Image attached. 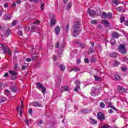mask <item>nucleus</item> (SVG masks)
Returning <instances> with one entry per match:
<instances>
[{
  "label": "nucleus",
  "mask_w": 128,
  "mask_h": 128,
  "mask_svg": "<svg viewBox=\"0 0 128 128\" xmlns=\"http://www.w3.org/2000/svg\"><path fill=\"white\" fill-rule=\"evenodd\" d=\"M14 68H15V70H16V68H18V64H15L14 65Z\"/></svg>",
  "instance_id": "nucleus-64"
},
{
  "label": "nucleus",
  "mask_w": 128,
  "mask_h": 128,
  "mask_svg": "<svg viewBox=\"0 0 128 128\" xmlns=\"http://www.w3.org/2000/svg\"><path fill=\"white\" fill-rule=\"evenodd\" d=\"M108 108H110L114 110H116V109L115 108L114 106L112 105V102H108Z\"/></svg>",
  "instance_id": "nucleus-13"
},
{
  "label": "nucleus",
  "mask_w": 128,
  "mask_h": 128,
  "mask_svg": "<svg viewBox=\"0 0 128 128\" xmlns=\"http://www.w3.org/2000/svg\"><path fill=\"white\" fill-rule=\"evenodd\" d=\"M40 22L38 21V20H36V22H34V24H40Z\"/></svg>",
  "instance_id": "nucleus-48"
},
{
  "label": "nucleus",
  "mask_w": 128,
  "mask_h": 128,
  "mask_svg": "<svg viewBox=\"0 0 128 128\" xmlns=\"http://www.w3.org/2000/svg\"><path fill=\"white\" fill-rule=\"evenodd\" d=\"M108 112L109 114H112V112H114V111L112 110H109Z\"/></svg>",
  "instance_id": "nucleus-61"
},
{
  "label": "nucleus",
  "mask_w": 128,
  "mask_h": 128,
  "mask_svg": "<svg viewBox=\"0 0 128 128\" xmlns=\"http://www.w3.org/2000/svg\"><path fill=\"white\" fill-rule=\"evenodd\" d=\"M112 12H110L107 14V18L110 20L112 18Z\"/></svg>",
  "instance_id": "nucleus-23"
},
{
  "label": "nucleus",
  "mask_w": 128,
  "mask_h": 128,
  "mask_svg": "<svg viewBox=\"0 0 128 128\" xmlns=\"http://www.w3.org/2000/svg\"><path fill=\"white\" fill-rule=\"evenodd\" d=\"M128 58L127 57H124V62H128Z\"/></svg>",
  "instance_id": "nucleus-57"
},
{
  "label": "nucleus",
  "mask_w": 128,
  "mask_h": 128,
  "mask_svg": "<svg viewBox=\"0 0 128 128\" xmlns=\"http://www.w3.org/2000/svg\"><path fill=\"white\" fill-rule=\"evenodd\" d=\"M26 62H32V58H27L26 60Z\"/></svg>",
  "instance_id": "nucleus-55"
},
{
  "label": "nucleus",
  "mask_w": 128,
  "mask_h": 128,
  "mask_svg": "<svg viewBox=\"0 0 128 128\" xmlns=\"http://www.w3.org/2000/svg\"><path fill=\"white\" fill-rule=\"evenodd\" d=\"M37 58H38V56H34L32 57V60H36Z\"/></svg>",
  "instance_id": "nucleus-46"
},
{
  "label": "nucleus",
  "mask_w": 128,
  "mask_h": 128,
  "mask_svg": "<svg viewBox=\"0 0 128 128\" xmlns=\"http://www.w3.org/2000/svg\"><path fill=\"white\" fill-rule=\"evenodd\" d=\"M8 76V73L6 72V73L4 74V78H7V76Z\"/></svg>",
  "instance_id": "nucleus-58"
},
{
  "label": "nucleus",
  "mask_w": 128,
  "mask_h": 128,
  "mask_svg": "<svg viewBox=\"0 0 128 128\" xmlns=\"http://www.w3.org/2000/svg\"><path fill=\"white\" fill-rule=\"evenodd\" d=\"M94 78L95 80L97 82H100V80H102V78H100V77L98 76H94Z\"/></svg>",
  "instance_id": "nucleus-24"
},
{
  "label": "nucleus",
  "mask_w": 128,
  "mask_h": 128,
  "mask_svg": "<svg viewBox=\"0 0 128 128\" xmlns=\"http://www.w3.org/2000/svg\"><path fill=\"white\" fill-rule=\"evenodd\" d=\"M118 50L122 54H126V45L124 44H121L118 48Z\"/></svg>",
  "instance_id": "nucleus-4"
},
{
  "label": "nucleus",
  "mask_w": 128,
  "mask_h": 128,
  "mask_svg": "<svg viewBox=\"0 0 128 128\" xmlns=\"http://www.w3.org/2000/svg\"><path fill=\"white\" fill-rule=\"evenodd\" d=\"M125 26H128V20L124 21Z\"/></svg>",
  "instance_id": "nucleus-59"
},
{
  "label": "nucleus",
  "mask_w": 128,
  "mask_h": 128,
  "mask_svg": "<svg viewBox=\"0 0 128 128\" xmlns=\"http://www.w3.org/2000/svg\"><path fill=\"white\" fill-rule=\"evenodd\" d=\"M60 82H61L60 80H59L58 82H56V84L57 86H60Z\"/></svg>",
  "instance_id": "nucleus-40"
},
{
  "label": "nucleus",
  "mask_w": 128,
  "mask_h": 128,
  "mask_svg": "<svg viewBox=\"0 0 128 128\" xmlns=\"http://www.w3.org/2000/svg\"><path fill=\"white\" fill-rule=\"evenodd\" d=\"M110 56L111 58H116V56H118V53L116 52L110 53Z\"/></svg>",
  "instance_id": "nucleus-20"
},
{
  "label": "nucleus",
  "mask_w": 128,
  "mask_h": 128,
  "mask_svg": "<svg viewBox=\"0 0 128 128\" xmlns=\"http://www.w3.org/2000/svg\"><path fill=\"white\" fill-rule=\"evenodd\" d=\"M92 92L91 93V94L92 96H96V89L94 88H93L92 89Z\"/></svg>",
  "instance_id": "nucleus-15"
},
{
  "label": "nucleus",
  "mask_w": 128,
  "mask_h": 128,
  "mask_svg": "<svg viewBox=\"0 0 128 128\" xmlns=\"http://www.w3.org/2000/svg\"><path fill=\"white\" fill-rule=\"evenodd\" d=\"M98 120H100L102 121L106 120V116H104V114L102 112H98L97 115Z\"/></svg>",
  "instance_id": "nucleus-6"
},
{
  "label": "nucleus",
  "mask_w": 128,
  "mask_h": 128,
  "mask_svg": "<svg viewBox=\"0 0 128 128\" xmlns=\"http://www.w3.org/2000/svg\"><path fill=\"white\" fill-rule=\"evenodd\" d=\"M124 20H125V18H124V17H121L120 18V22L121 23V24H122V22H124Z\"/></svg>",
  "instance_id": "nucleus-38"
},
{
  "label": "nucleus",
  "mask_w": 128,
  "mask_h": 128,
  "mask_svg": "<svg viewBox=\"0 0 128 128\" xmlns=\"http://www.w3.org/2000/svg\"><path fill=\"white\" fill-rule=\"evenodd\" d=\"M117 10L118 12H122V7H118L117 8Z\"/></svg>",
  "instance_id": "nucleus-42"
},
{
  "label": "nucleus",
  "mask_w": 128,
  "mask_h": 128,
  "mask_svg": "<svg viewBox=\"0 0 128 128\" xmlns=\"http://www.w3.org/2000/svg\"><path fill=\"white\" fill-rule=\"evenodd\" d=\"M16 20H14L12 23V26H16Z\"/></svg>",
  "instance_id": "nucleus-51"
},
{
  "label": "nucleus",
  "mask_w": 128,
  "mask_h": 128,
  "mask_svg": "<svg viewBox=\"0 0 128 128\" xmlns=\"http://www.w3.org/2000/svg\"><path fill=\"white\" fill-rule=\"evenodd\" d=\"M24 110V102L21 101V108L20 109V107H18L17 108V112H20V116L22 118V110Z\"/></svg>",
  "instance_id": "nucleus-5"
},
{
  "label": "nucleus",
  "mask_w": 128,
  "mask_h": 128,
  "mask_svg": "<svg viewBox=\"0 0 128 128\" xmlns=\"http://www.w3.org/2000/svg\"><path fill=\"white\" fill-rule=\"evenodd\" d=\"M9 74H12V76H15V74H16L17 73L16 72L10 71Z\"/></svg>",
  "instance_id": "nucleus-31"
},
{
  "label": "nucleus",
  "mask_w": 128,
  "mask_h": 128,
  "mask_svg": "<svg viewBox=\"0 0 128 128\" xmlns=\"http://www.w3.org/2000/svg\"><path fill=\"white\" fill-rule=\"evenodd\" d=\"M22 70H26V66H22Z\"/></svg>",
  "instance_id": "nucleus-45"
},
{
  "label": "nucleus",
  "mask_w": 128,
  "mask_h": 128,
  "mask_svg": "<svg viewBox=\"0 0 128 128\" xmlns=\"http://www.w3.org/2000/svg\"><path fill=\"white\" fill-rule=\"evenodd\" d=\"M50 26H54L56 24V15L53 14H51L50 15Z\"/></svg>",
  "instance_id": "nucleus-2"
},
{
  "label": "nucleus",
  "mask_w": 128,
  "mask_h": 128,
  "mask_svg": "<svg viewBox=\"0 0 128 128\" xmlns=\"http://www.w3.org/2000/svg\"><path fill=\"white\" fill-rule=\"evenodd\" d=\"M37 84V86L38 88H41V90H42V92L43 94H45L46 91V88H44L42 84L40 83V82H38L36 84Z\"/></svg>",
  "instance_id": "nucleus-7"
},
{
  "label": "nucleus",
  "mask_w": 128,
  "mask_h": 128,
  "mask_svg": "<svg viewBox=\"0 0 128 128\" xmlns=\"http://www.w3.org/2000/svg\"><path fill=\"white\" fill-rule=\"evenodd\" d=\"M68 28H70V24H68L64 28V30L66 32H68Z\"/></svg>",
  "instance_id": "nucleus-28"
},
{
  "label": "nucleus",
  "mask_w": 128,
  "mask_h": 128,
  "mask_svg": "<svg viewBox=\"0 0 128 128\" xmlns=\"http://www.w3.org/2000/svg\"><path fill=\"white\" fill-rule=\"evenodd\" d=\"M8 4L5 3V4H4V8H8Z\"/></svg>",
  "instance_id": "nucleus-62"
},
{
  "label": "nucleus",
  "mask_w": 128,
  "mask_h": 128,
  "mask_svg": "<svg viewBox=\"0 0 128 128\" xmlns=\"http://www.w3.org/2000/svg\"><path fill=\"white\" fill-rule=\"evenodd\" d=\"M26 32H28V30H30V27L28 26H26L24 28Z\"/></svg>",
  "instance_id": "nucleus-47"
},
{
  "label": "nucleus",
  "mask_w": 128,
  "mask_h": 128,
  "mask_svg": "<svg viewBox=\"0 0 128 128\" xmlns=\"http://www.w3.org/2000/svg\"><path fill=\"white\" fill-rule=\"evenodd\" d=\"M112 2L113 4H115L116 5L118 4H120V1L118 0H112Z\"/></svg>",
  "instance_id": "nucleus-32"
},
{
  "label": "nucleus",
  "mask_w": 128,
  "mask_h": 128,
  "mask_svg": "<svg viewBox=\"0 0 128 128\" xmlns=\"http://www.w3.org/2000/svg\"><path fill=\"white\" fill-rule=\"evenodd\" d=\"M80 70L79 68H74L69 70L70 72H80Z\"/></svg>",
  "instance_id": "nucleus-17"
},
{
  "label": "nucleus",
  "mask_w": 128,
  "mask_h": 128,
  "mask_svg": "<svg viewBox=\"0 0 128 128\" xmlns=\"http://www.w3.org/2000/svg\"><path fill=\"white\" fill-rule=\"evenodd\" d=\"M76 86H80V81H76Z\"/></svg>",
  "instance_id": "nucleus-43"
},
{
  "label": "nucleus",
  "mask_w": 128,
  "mask_h": 128,
  "mask_svg": "<svg viewBox=\"0 0 128 128\" xmlns=\"http://www.w3.org/2000/svg\"><path fill=\"white\" fill-rule=\"evenodd\" d=\"M71 8H72V2H68L67 4L66 10H70Z\"/></svg>",
  "instance_id": "nucleus-18"
},
{
  "label": "nucleus",
  "mask_w": 128,
  "mask_h": 128,
  "mask_svg": "<svg viewBox=\"0 0 128 128\" xmlns=\"http://www.w3.org/2000/svg\"><path fill=\"white\" fill-rule=\"evenodd\" d=\"M40 8H41V10L42 11L44 10V4H42L40 6Z\"/></svg>",
  "instance_id": "nucleus-41"
},
{
  "label": "nucleus",
  "mask_w": 128,
  "mask_h": 128,
  "mask_svg": "<svg viewBox=\"0 0 128 128\" xmlns=\"http://www.w3.org/2000/svg\"><path fill=\"white\" fill-rule=\"evenodd\" d=\"M79 88H80V86H76V87L74 88V92H78Z\"/></svg>",
  "instance_id": "nucleus-44"
},
{
  "label": "nucleus",
  "mask_w": 128,
  "mask_h": 128,
  "mask_svg": "<svg viewBox=\"0 0 128 128\" xmlns=\"http://www.w3.org/2000/svg\"><path fill=\"white\" fill-rule=\"evenodd\" d=\"M54 30H55L56 34V36H58V34H60V28L58 26H56L54 28Z\"/></svg>",
  "instance_id": "nucleus-12"
},
{
  "label": "nucleus",
  "mask_w": 128,
  "mask_h": 128,
  "mask_svg": "<svg viewBox=\"0 0 128 128\" xmlns=\"http://www.w3.org/2000/svg\"><path fill=\"white\" fill-rule=\"evenodd\" d=\"M3 48V52L4 54H11L10 50L6 46V44L2 45L0 43V48Z\"/></svg>",
  "instance_id": "nucleus-3"
},
{
  "label": "nucleus",
  "mask_w": 128,
  "mask_h": 128,
  "mask_svg": "<svg viewBox=\"0 0 128 128\" xmlns=\"http://www.w3.org/2000/svg\"><path fill=\"white\" fill-rule=\"evenodd\" d=\"M80 32V24L78 22H77L72 26V34L74 38H76Z\"/></svg>",
  "instance_id": "nucleus-1"
},
{
  "label": "nucleus",
  "mask_w": 128,
  "mask_h": 128,
  "mask_svg": "<svg viewBox=\"0 0 128 128\" xmlns=\"http://www.w3.org/2000/svg\"><path fill=\"white\" fill-rule=\"evenodd\" d=\"M6 100V98H2L0 99V104H2V102H4Z\"/></svg>",
  "instance_id": "nucleus-27"
},
{
  "label": "nucleus",
  "mask_w": 128,
  "mask_h": 128,
  "mask_svg": "<svg viewBox=\"0 0 128 128\" xmlns=\"http://www.w3.org/2000/svg\"><path fill=\"white\" fill-rule=\"evenodd\" d=\"M90 122L92 124H98V121H96V120L90 118Z\"/></svg>",
  "instance_id": "nucleus-16"
},
{
  "label": "nucleus",
  "mask_w": 128,
  "mask_h": 128,
  "mask_svg": "<svg viewBox=\"0 0 128 128\" xmlns=\"http://www.w3.org/2000/svg\"><path fill=\"white\" fill-rule=\"evenodd\" d=\"M102 24L104 26H110V22H108V20H102L101 22Z\"/></svg>",
  "instance_id": "nucleus-11"
},
{
  "label": "nucleus",
  "mask_w": 128,
  "mask_h": 128,
  "mask_svg": "<svg viewBox=\"0 0 128 128\" xmlns=\"http://www.w3.org/2000/svg\"><path fill=\"white\" fill-rule=\"evenodd\" d=\"M42 124H43V122L42 120H40L37 122V124H38V125Z\"/></svg>",
  "instance_id": "nucleus-52"
},
{
  "label": "nucleus",
  "mask_w": 128,
  "mask_h": 128,
  "mask_svg": "<svg viewBox=\"0 0 128 128\" xmlns=\"http://www.w3.org/2000/svg\"><path fill=\"white\" fill-rule=\"evenodd\" d=\"M127 68L126 67H123L122 68V72H126V70Z\"/></svg>",
  "instance_id": "nucleus-49"
},
{
  "label": "nucleus",
  "mask_w": 128,
  "mask_h": 128,
  "mask_svg": "<svg viewBox=\"0 0 128 128\" xmlns=\"http://www.w3.org/2000/svg\"><path fill=\"white\" fill-rule=\"evenodd\" d=\"M4 20H10L12 18V17H10V16H8V15H4Z\"/></svg>",
  "instance_id": "nucleus-22"
},
{
  "label": "nucleus",
  "mask_w": 128,
  "mask_h": 128,
  "mask_svg": "<svg viewBox=\"0 0 128 128\" xmlns=\"http://www.w3.org/2000/svg\"><path fill=\"white\" fill-rule=\"evenodd\" d=\"M118 90L119 92H126L124 88L120 86H118Z\"/></svg>",
  "instance_id": "nucleus-14"
},
{
  "label": "nucleus",
  "mask_w": 128,
  "mask_h": 128,
  "mask_svg": "<svg viewBox=\"0 0 128 128\" xmlns=\"http://www.w3.org/2000/svg\"><path fill=\"white\" fill-rule=\"evenodd\" d=\"M60 68L61 70H66V66H64V64H61L60 66Z\"/></svg>",
  "instance_id": "nucleus-29"
},
{
  "label": "nucleus",
  "mask_w": 128,
  "mask_h": 128,
  "mask_svg": "<svg viewBox=\"0 0 128 128\" xmlns=\"http://www.w3.org/2000/svg\"><path fill=\"white\" fill-rule=\"evenodd\" d=\"M4 94L6 96H8V94H10V91H8V90H5V92H4Z\"/></svg>",
  "instance_id": "nucleus-35"
},
{
  "label": "nucleus",
  "mask_w": 128,
  "mask_h": 128,
  "mask_svg": "<svg viewBox=\"0 0 128 128\" xmlns=\"http://www.w3.org/2000/svg\"><path fill=\"white\" fill-rule=\"evenodd\" d=\"M88 14L90 16H96V12L94 10H90V8L88 9Z\"/></svg>",
  "instance_id": "nucleus-10"
},
{
  "label": "nucleus",
  "mask_w": 128,
  "mask_h": 128,
  "mask_svg": "<svg viewBox=\"0 0 128 128\" xmlns=\"http://www.w3.org/2000/svg\"><path fill=\"white\" fill-rule=\"evenodd\" d=\"M81 62H80V59H78L77 60V62H76V64H80Z\"/></svg>",
  "instance_id": "nucleus-53"
},
{
  "label": "nucleus",
  "mask_w": 128,
  "mask_h": 128,
  "mask_svg": "<svg viewBox=\"0 0 128 128\" xmlns=\"http://www.w3.org/2000/svg\"><path fill=\"white\" fill-rule=\"evenodd\" d=\"M25 124H26V128H30V126H28V120L26 118V121H25Z\"/></svg>",
  "instance_id": "nucleus-25"
},
{
  "label": "nucleus",
  "mask_w": 128,
  "mask_h": 128,
  "mask_svg": "<svg viewBox=\"0 0 128 128\" xmlns=\"http://www.w3.org/2000/svg\"><path fill=\"white\" fill-rule=\"evenodd\" d=\"M100 106L101 108H104V106H106V104H104V102H101L100 104Z\"/></svg>",
  "instance_id": "nucleus-26"
},
{
  "label": "nucleus",
  "mask_w": 128,
  "mask_h": 128,
  "mask_svg": "<svg viewBox=\"0 0 128 128\" xmlns=\"http://www.w3.org/2000/svg\"><path fill=\"white\" fill-rule=\"evenodd\" d=\"M107 16H108V14H106V13L104 12L102 14V17L103 18H106Z\"/></svg>",
  "instance_id": "nucleus-37"
},
{
  "label": "nucleus",
  "mask_w": 128,
  "mask_h": 128,
  "mask_svg": "<svg viewBox=\"0 0 128 128\" xmlns=\"http://www.w3.org/2000/svg\"><path fill=\"white\" fill-rule=\"evenodd\" d=\"M17 34L18 36H22V31L20 30L18 32Z\"/></svg>",
  "instance_id": "nucleus-36"
},
{
  "label": "nucleus",
  "mask_w": 128,
  "mask_h": 128,
  "mask_svg": "<svg viewBox=\"0 0 128 128\" xmlns=\"http://www.w3.org/2000/svg\"><path fill=\"white\" fill-rule=\"evenodd\" d=\"M110 44H116V39L115 38H112L110 40Z\"/></svg>",
  "instance_id": "nucleus-33"
},
{
  "label": "nucleus",
  "mask_w": 128,
  "mask_h": 128,
  "mask_svg": "<svg viewBox=\"0 0 128 128\" xmlns=\"http://www.w3.org/2000/svg\"><path fill=\"white\" fill-rule=\"evenodd\" d=\"M120 64V62L115 61L114 64V66H118V64Z\"/></svg>",
  "instance_id": "nucleus-34"
},
{
  "label": "nucleus",
  "mask_w": 128,
  "mask_h": 128,
  "mask_svg": "<svg viewBox=\"0 0 128 128\" xmlns=\"http://www.w3.org/2000/svg\"><path fill=\"white\" fill-rule=\"evenodd\" d=\"M12 92H16V88H12Z\"/></svg>",
  "instance_id": "nucleus-60"
},
{
  "label": "nucleus",
  "mask_w": 128,
  "mask_h": 128,
  "mask_svg": "<svg viewBox=\"0 0 128 128\" xmlns=\"http://www.w3.org/2000/svg\"><path fill=\"white\" fill-rule=\"evenodd\" d=\"M31 106H36L37 108H42V106L38 102L35 101L32 103H31Z\"/></svg>",
  "instance_id": "nucleus-9"
},
{
  "label": "nucleus",
  "mask_w": 128,
  "mask_h": 128,
  "mask_svg": "<svg viewBox=\"0 0 128 128\" xmlns=\"http://www.w3.org/2000/svg\"><path fill=\"white\" fill-rule=\"evenodd\" d=\"M10 28H8L6 31V33L5 34L6 36H8V34H10Z\"/></svg>",
  "instance_id": "nucleus-30"
},
{
  "label": "nucleus",
  "mask_w": 128,
  "mask_h": 128,
  "mask_svg": "<svg viewBox=\"0 0 128 128\" xmlns=\"http://www.w3.org/2000/svg\"><path fill=\"white\" fill-rule=\"evenodd\" d=\"M28 114H32V109L28 110Z\"/></svg>",
  "instance_id": "nucleus-50"
},
{
  "label": "nucleus",
  "mask_w": 128,
  "mask_h": 128,
  "mask_svg": "<svg viewBox=\"0 0 128 128\" xmlns=\"http://www.w3.org/2000/svg\"><path fill=\"white\" fill-rule=\"evenodd\" d=\"M112 36L114 38H118V34L116 32H114L112 34Z\"/></svg>",
  "instance_id": "nucleus-19"
},
{
  "label": "nucleus",
  "mask_w": 128,
  "mask_h": 128,
  "mask_svg": "<svg viewBox=\"0 0 128 128\" xmlns=\"http://www.w3.org/2000/svg\"><path fill=\"white\" fill-rule=\"evenodd\" d=\"M84 62H86V64H88V58H85L84 59Z\"/></svg>",
  "instance_id": "nucleus-56"
},
{
  "label": "nucleus",
  "mask_w": 128,
  "mask_h": 128,
  "mask_svg": "<svg viewBox=\"0 0 128 128\" xmlns=\"http://www.w3.org/2000/svg\"><path fill=\"white\" fill-rule=\"evenodd\" d=\"M70 88L68 86H64L60 88V92H68Z\"/></svg>",
  "instance_id": "nucleus-8"
},
{
  "label": "nucleus",
  "mask_w": 128,
  "mask_h": 128,
  "mask_svg": "<svg viewBox=\"0 0 128 128\" xmlns=\"http://www.w3.org/2000/svg\"><path fill=\"white\" fill-rule=\"evenodd\" d=\"M57 58H56V56H53V60L54 62H56V60Z\"/></svg>",
  "instance_id": "nucleus-54"
},
{
  "label": "nucleus",
  "mask_w": 128,
  "mask_h": 128,
  "mask_svg": "<svg viewBox=\"0 0 128 128\" xmlns=\"http://www.w3.org/2000/svg\"><path fill=\"white\" fill-rule=\"evenodd\" d=\"M98 22V21L96 20H92L90 22V24H94Z\"/></svg>",
  "instance_id": "nucleus-39"
},
{
  "label": "nucleus",
  "mask_w": 128,
  "mask_h": 128,
  "mask_svg": "<svg viewBox=\"0 0 128 128\" xmlns=\"http://www.w3.org/2000/svg\"><path fill=\"white\" fill-rule=\"evenodd\" d=\"M58 46H60V43H58V42L56 44V48H58Z\"/></svg>",
  "instance_id": "nucleus-63"
},
{
  "label": "nucleus",
  "mask_w": 128,
  "mask_h": 128,
  "mask_svg": "<svg viewBox=\"0 0 128 128\" xmlns=\"http://www.w3.org/2000/svg\"><path fill=\"white\" fill-rule=\"evenodd\" d=\"M114 78L116 80H120V75L118 74H115Z\"/></svg>",
  "instance_id": "nucleus-21"
}]
</instances>
